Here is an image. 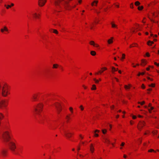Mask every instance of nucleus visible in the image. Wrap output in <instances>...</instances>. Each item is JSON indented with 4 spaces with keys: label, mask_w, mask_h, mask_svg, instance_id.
I'll return each mask as SVG.
<instances>
[{
    "label": "nucleus",
    "mask_w": 159,
    "mask_h": 159,
    "mask_svg": "<svg viewBox=\"0 0 159 159\" xmlns=\"http://www.w3.org/2000/svg\"><path fill=\"white\" fill-rule=\"evenodd\" d=\"M54 105L55 107L58 114H59L62 110V107L60 104L58 102L54 103Z\"/></svg>",
    "instance_id": "8"
},
{
    "label": "nucleus",
    "mask_w": 159,
    "mask_h": 159,
    "mask_svg": "<svg viewBox=\"0 0 159 159\" xmlns=\"http://www.w3.org/2000/svg\"><path fill=\"white\" fill-rule=\"evenodd\" d=\"M58 66V65L57 64H54L53 65V68H57Z\"/></svg>",
    "instance_id": "27"
},
{
    "label": "nucleus",
    "mask_w": 159,
    "mask_h": 159,
    "mask_svg": "<svg viewBox=\"0 0 159 159\" xmlns=\"http://www.w3.org/2000/svg\"><path fill=\"white\" fill-rule=\"evenodd\" d=\"M125 88L126 89H129V87L128 86L126 85H125Z\"/></svg>",
    "instance_id": "39"
},
{
    "label": "nucleus",
    "mask_w": 159,
    "mask_h": 159,
    "mask_svg": "<svg viewBox=\"0 0 159 159\" xmlns=\"http://www.w3.org/2000/svg\"><path fill=\"white\" fill-rule=\"evenodd\" d=\"M80 148L79 147H78V148H77V150H78V151H79V150H80Z\"/></svg>",
    "instance_id": "63"
},
{
    "label": "nucleus",
    "mask_w": 159,
    "mask_h": 159,
    "mask_svg": "<svg viewBox=\"0 0 159 159\" xmlns=\"http://www.w3.org/2000/svg\"><path fill=\"white\" fill-rule=\"evenodd\" d=\"M141 75V73L139 72V74H138V76H139Z\"/></svg>",
    "instance_id": "55"
},
{
    "label": "nucleus",
    "mask_w": 159,
    "mask_h": 159,
    "mask_svg": "<svg viewBox=\"0 0 159 159\" xmlns=\"http://www.w3.org/2000/svg\"><path fill=\"white\" fill-rule=\"evenodd\" d=\"M69 110L71 113L73 112V108L72 107H70L69 108Z\"/></svg>",
    "instance_id": "40"
},
{
    "label": "nucleus",
    "mask_w": 159,
    "mask_h": 159,
    "mask_svg": "<svg viewBox=\"0 0 159 159\" xmlns=\"http://www.w3.org/2000/svg\"><path fill=\"white\" fill-rule=\"evenodd\" d=\"M94 136L96 137H97L98 136V134H96V133H94Z\"/></svg>",
    "instance_id": "46"
},
{
    "label": "nucleus",
    "mask_w": 159,
    "mask_h": 159,
    "mask_svg": "<svg viewBox=\"0 0 159 159\" xmlns=\"http://www.w3.org/2000/svg\"><path fill=\"white\" fill-rule=\"evenodd\" d=\"M149 69H150V68H149V67H148V68H146V70H149Z\"/></svg>",
    "instance_id": "59"
},
{
    "label": "nucleus",
    "mask_w": 159,
    "mask_h": 159,
    "mask_svg": "<svg viewBox=\"0 0 159 159\" xmlns=\"http://www.w3.org/2000/svg\"><path fill=\"white\" fill-rule=\"evenodd\" d=\"M0 93L4 97L10 94V89L7 84L3 81L0 82Z\"/></svg>",
    "instance_id": "1"
},
{
    "label": "nucleus",
    "mask_w": 159,
    "mask_h": 159,
    "mask_svg": "<svg viewBox=\"0 0 159 159\" xmlns=\"http://www.w3.org/2000/svg\"><path fill=\"white\" fill-rule=\"evenodd\" d=\"M64 134L68 138H70L71 135L73 134L72 133L70 132L68 130H64Z\"/></svg>",
    "instance_id": "11"
},
{
    "label": "nucleus",
    "mask_w": 159,
    "mask_h": 159,
    "mask_svg": "<svg viewBox=\"0 0 159 159\" xmlns=\"http://www.w3.org/2000/svg\"><path fill=\"white\" fill-rule=\"evenodd\" d=\"M5 7H6V8L7 9H9L10 8H11V6H10V5H4Z\"/></svg>",
    "instance_id": "26"
},
{
    "label": "nucleus",
    "mask_w": 159,
    "mask_h": 159,
    "mask_svg": "<svg viewBox=\"0 0 159 159\" xmlns=\"http://www.w3.org/2000/svg\"><path fill=\"white\" fill-rule=\"evenodd\" d=\"M151 103H149L148 105V107H151Z\"/></svg>",
    "instance_id": "64"
},
{
    "label": "nucleus",
    "mask_w": 159,
    "mask_h": 159,
    "mask_svg": "<svg viewBox=\"0 0 159 159\" xmlns=\"http://www.w3.org/2000/svg\"><path fill=\"white\" fill-rule=\"evenodd\" d=\"M141 65L142 66H144L147 63V62L144 59H142L141 60Z\"/></svg>",
    "instance_id": "16"
},
{
    "label": "nucleus",
    "mask_w": 159,
    "mask_h": 159,
    "mask_svg": "<svg viewBox=\"0 0 159 159\" xmlns=\"http://www.w3.org/2000/svg\"><path fill=\"white\" fill-rule=\"evenodd\" d=\"M143 8V6H139L138 7V10H142Z\"/></svg>",
    "instance_id": "23"
},
{
    "label": "nucleus",
    "mask_w": 159,
    "mask_h": 159,
    "mask_svg": "<svg viewBox=\"0 0 159 159\" xmlns=\"http://www.w3.org/2000/svg\"><path fill=\"white\" fill-rule=\"evenodd\" d=\"M8 152V150L7 149H3L1 151V153L2 156L3 157H6Z\"/></svg>",
    "instance_id": "12"
},
{
    "label": "nucleus",
    "mask_w": 159,
    "mask_h": 159,
    "mask_svg": "<svg viewBox=\"0 0 159 159\" xmlns=\"http://www.w3.org/2000/svg\"><path fill=\"white\" fill-rule=\"evenodd\" d=\"M99 130H96L94 131V133H96V132H97L98 133L99 132Z\"/></svg>",
    "instance_id": "49"
},
{
    "label": "nucleus",
    "mask_w": 159,
    "mask_h": 159,
    "mask_svg": "<svg viewBox=\"0 0 159 159\" xmlns=\"http://www.w3.org/2000/svg\"><path fill=\"white\" fill-rule=\"evenodd\" d=\"M8 142V146L9 149L13 154L16 153V140L14 139H13Z\"/></svg>",
    "instance_id": "3"
},
{
    "label": "nucleus",
    "mask_w": 159,
    "mask_h": 159,
    "mask_svg": "<svg viewBox=\"0 0 159 159\" xmlns=\"http://www.w3.org/2000/svg\"><path fill=\"white\" fill-rule=\"evenodd\" d=\"M4 117V115L2 113L0 112V120H2Z\"/></svg>",
    "instance_id": "19"
},
{
    "label": "nucleus",
    "mask_w": 159,
    "mask_h": 159,
    "mask_svg": "<svg viewBox=\"0 0 159 159\" xmlns=\"http://www.w3.org/2000/svg\"><path fill=\"white\" fill-rule=\"evenodd\" d=\"M112 71H113V72L114 71H117L118 70V69L117 68L116 69H116L115 68L113 67H112Z\"/></svg>",
    "instance_id": "28"
},
{
    "label": "nucleus",
    "mask_w": 159,
    "mask_h": 159,
    "mask_svg": "<svg viewBox=\"0 0 159 159\" xmlns=\"http://www.w3.org/2000/svg\"><path fill=\"white\" fill-rule=\"evenodd\" d=\"M115 79H116V80L117 82H118V80L117 78L115 77Z\"/></svg>",
    "instance_id": "58"
},
{
    "label": "nucleus",
    "mask_w": 159,
    "mask_h": 159,
    "mask_svg": "<svg viewBox=\"0 0 159 159\" xmlns=\"http://www.w3.org/2000/svg\"><path fill=\"white\" fill-rule=\"evenodd\" d=\"M94 150V148L93 147H91L90 148V150L91 152H93V151Z\"/></svg>",
    "instance_id": "29"
},
{
    "label": "nucleus",
    "mask_w": 159,
    "mask_h": 159,
    "mask_svg": "<svg viewBox=\"0 0 159 159\" xmlns=\"http://www.w3.org/2000/svg\"><path fill=\"white\" fill-rule=\"evenodd\" d=\"M114 108V106L113 105H112V106L111 107V109H113Z\"/></svg>",
    "instance_id": "53"
},
{
    "label": "nucleus",
    "mask_w": 159,
    "mask_h": 159,
    "mask_svg": "<svg viewBox=\"0 0 159 159\" xmlns=\"http://www.w3.org/2000/svg\"><path fill=\"white\" fill-rule=\"evenodd\" d=\"M125 143L124 142H122L121 144L120 145V146H123L125 145Z\"/></svg>",
    "instance_id": "47"
},
{
    "label": "nucleus",
    "mask_w": 159,
    "mask_h": 159,
    "mask_svg": "<svg viewBox=\"0 0 159 159\" xmlns=\"http://www.w3.org/2000/svg\"><path fill=\"white\" fill-rule=\"evenodd\" d=\"M8 100L6 99H4L0 101V109H3L6 108L8 105Z\"/></svg>",
    "instance_id": "5"
},
{
    "label": "nucleus",
    "mask_w": 159,
    "mask_h": 159,
    "mask_svg": "<svg viewBox=\"0 0 159 159\" xmlns=\"http://www.w3.org/2000/svg\"><path fill=\"white\" fill-rule=\"evenodd\" d=\"M146 55L148 57H149L150 56L149 53L148 52H147L146 53Z\"/></svg>",
    "instance_id": "48"
},
{
    "label": "nucleus",
    "mask_w": 159,
    "mask_h": 159,
    "mask_svg": "<svg viewBox=\"0 0 159 159\" xmlns=\"http://www.w3.org/2000/svg\"><path fill=\"white\" fill-rule=\"evenodd\" d=\"M90 53L92 55L94 56L96 55V52L95 51H92Z\"/></svg>",
    "instance_id": "22"
},
{
    "label": "nucleus",
    "mask_w": 159,
    "mask_h": 159,
    "mask_svg": "<svg viewBox=\"0 0 159 159\" xmlns=\"http://www.w3.org/2000/svg\"><path fill=\"white\" fill-rule=\"evenodd\" d=\"M139 141H140V143H141V142H142V140L140 139H139Z\"/></svg>",
    "instance_id": "61"
},
{
    "label": "nucleus",
    "mask_w": 159,
    "mask_h": 159,
    "mask_svg": "<svg viewBox=\"0 0 159 159\" xmlns=\"http://www.w3.org/2000/svg\"><path fill=\"white\" fill-rule=\"evenodd\" d=\"M102 131L103 134H105L107 132V130L106 129H102Z\"/></svg>",
    "instance_id": "33"
},
{
    "label": "nucleus",
    "mask_w": 159,
    "mask_h": 159,
    "mask_svg": "<svg viewBox=\"0 0 159 159\" xmlns=\"http://www.w3.org/2000/svg\"><path fill=\"white\" fill-rule=\"evenodd\" d=\"M148 86L149 87H154L155 86V84H151L149 85Z\"/></svg>",
    "instance_id": "31"
},
{
    "label": "nucleus",
    "mask_w": 159,
    "mask_h": 159,
    "mask_svg": "<svg viewBox=\"0 0 159 159\" xmlns=\"http://www.w3.org/2000/svg\"><path fill=\"white\" fill-rule=\"evenodd\" d=\"M113 39V37H111V39H108L107 41V42H108V43L110 44H111V43H112L113 42V40H112Z\"/></svg>",
    "instance_id": "17"
},
{
    "label": "nucleus",
    "mask_w": 159,
    "mask_h": 159,
    "mask_svg": "<svg viewBox=\"0 0 159 159\" xmlns=\"http://www.w3.org/2000/svg\"><path fill=\"white\" fill-rule=\"evenodd\" d=\"M122 59H124L125 58V55L124 54H122Z\"/></svg>",
    "instance_id": "43"
},
{
    "label": "nucleus",
    "mask_w": 159,
    "mask_h": 159,
    "mask_svg": "<svg viewBox=\"0 0 159 159\" xmlns=\"http://www.w3.org/2000/svg\"><path fill=\"white\" fill-rule=\"evenodd\" d=\"M2 140L5 142H8L11 139L10 132L8 130H6L2 133Z\"/></svg>",
    "instance_id": "4"
},
{
    "label": "nucleus",
    "mask_w": 159,
    "mask_h": 159,
    "mask_svg": "<svg viewBox=\"0 0 159 159\" xmlns=\"http://www.w3.org/2000/svg\"><path fill=\"white\" fill-rule=\"evenodd\" d=\"M140 4V3L139 1H136L135 2V5L137 6H139Z\"/></svg>",
    "instance_id": "24"
},
{
    "label": "nucleus",
    "mask_w": 159,
    "mask_h": 159,
    "mask_svg": "<svg viewBox=\"0 0 159 159\" xmlns=\"http://www.w3.org/2000/svg\"><path fill=\"white\" fill-rule=\"evenodd\" d=\"M89 43L91 45H93L94 47H99V45L97 44H96L93 41H91L89 42Z\"/></svg>",
    "instance_id": "15"
},
{
    "label": "nucleus",
    "mask_w": 159,
    "mask_h": 159,
    "mask_svg": "<svg viewBox=\"0 0 159 159\" xmlns=\"http://www.w3.org/2000/svg\"><path fill=\"white\" fill-rule=\"evenodd\" d=\"M44 105L42 102H39L36 103L33 107V111L34 114L37 116H40L42 112Z\"/></svg>",
    "instance_id": "2"
},
{
    "label": "nucleus",
    "mask_w": 159,
    "mask_h": 159,
    "mask_svg": "<svg viewBox=\"0 0 159 159\" xmlns=\"http://www.w3.org/2000/svg\"><path fill=\"white\" fill-rule=\"evenodd\" d=\"M102 69H104V70H106L107 68L106 67H104L102 68Z\"/></svg>",
    "instance_id": "60"
},
{
    "label": "nucleus",
    "mask_w": 159,
    "mask_h": 159,
    "mask_svg": "<svg viewBox=\"0 0 159 159\" xmlns=\"http://www.w3.org/2000/svg\"><path fill=\"white\" fill-rule=\"evenodd\" d=\"M132 117L133 119H135L136 118V116H133Z\"/></svg>",
    "instance_id": "52"
},
{
    "label": "nucleus",
    "mask_w": 159,
    "mask_h": 159,
    "mask_svg": "<svg viewBox=\"0 0 159 159\" xmlns=\"http://www.w3.org/2000/svg\"><path fill=\"white\" fill-rule=\"evenodd\" d=\"M98 2V1H94L92 3V5L93 6H96Z\"/></svg>",
    "instance_id": "18"
},
{
    "label": "nucleus",
    "mask_w": 159,
    "mask_h": 159,
    "mask_svg": "<svg viewBox=\"0 0 159 159\" xmlns=\"http://www.w3.org/2000/svg\"><path fill=\"white\" fill-rule=\"evenodd\" d=\"M144 74H145L144 72L141 73V75H144Z\"/></svg>",
    "instance_id": "54"
},
{
    "label": "nucleus",
    "mask_w": 159,
    "mask_h": 159,
    "mask_svg": "<svg viewBox=\"0 0 159 159\" xmlns=\"http://www.w3.org/2000/svg\"><path fill=\"white\" fill-rule=\"evenodd\" d=\"M111 25L112 27H116V25L114 24L111 23Z\"/></svg>",
    "instance_id": "41"
},
{
    "label": "nucleus",
    "mask_w": 159,
    "mask_h": 159,
    "mask_svg": "<svg viewBox=\"0 0 159 159\" xmlns=\"http://www.w3.org/2000/svg\"><path fill=\"white\" fill-rule=\"evenodd\" d=\"M53 32V33H54L56 34H57L58 33L57 31L56 30H54Z\"/></svg>",
    "instance_id": "37"
},
{
    "label": "nucleus",
    "mask_w": 159,
    "mask_h": 159,
    "mask_svg": "<svg viewBox=\"0 0 159 159\" xmlns=\"http://www.w3.org/2000/svg\"><path fill=\"white\" fill-rule=\"evenodd\" d=\"M70 117L69 116H66V118L67 119V122H68L69 121V119H70Z\"/></svg>",
    "instance_id": "38"
},
{
    "label": "nucleus",
    "mask_w": 159,
    "mask_h": 159,
    "mask_svg": "<svg viewBox=\"0 0 159 159\" xmlns=\"http://www.w3.org/2000/svg\"><path fill=\"white\" fill-rule=\"evenodd\" d=\"M130 7L132 9L133 8V5L132 3L130 5Z\"/></svg>",
    "instance_id": "42"
},
{
    "label": "nucleus",
    "mask_w": 159,
    "mask_h": 159,
    "mask_svg": "<svg viewBox=\"0 0 159 159\" xmlns=\"http://www.w3.org/2000/svg\"><path fill=\"white\" fill-rule=\"evenodd\" d=\"M95 81L96 83H98L99 82V81L98 80H97L96 79L94 78L93 79Z\"/></svg>",
    "instance_id": "34"
},
{
    "label": "nucleus",
    "mask_w": 159,
    "mask_h": 159,
    "mask_svg": "<svg viewBox=\"0 0 159 159\" xmlns=\"http://www.w3.org/2000/svg\"><path fill=\"white\" fill-rule=\"evenodd\" d=\"M141 87L143 89H145V86L143 84H142Z\"/></svg>",
    "instance_id": "45"
},
{
    "label": "nucleus",
    "mask_w": 159,
    "mask_h": 159,
    "mask_svg": "<svg viewBox=\"0 0 159 159\" xmlns=\"http://www.w3.org/2000/svg\"><path fill=\"white\" fill-rule=\"evenodd\" d=\"M1 32L4 34H7L9 33V30L6 26H3L1 29Z\"/></svg>",
    "instance_id": "7"
},
{
    "label": "nucleus",
    "mask_w": 159,
    "mask_h": 159,
    "mask_svg": "<svg viewBox=\"0 0 159 159\" xmlns=\"http://www.w3.org/2000/svg\"><path fill=\"white\" fill-rule=\"evenodd\" d=\"M154 42L152 41H149L147 42V44L148 45H151L152 44H153Z\"/></svg>",
    "instance_id": "21"
},
{
    "label": "nucleus",
    "mask_w": 159,
    "mask_h": 159,
    "mask_svg": "<svg viewBox=\"0 0 159 159\" xmlns=\"http://www.w3.org/2000/svg\"><path fill=\"white\" fill-rule=\"evenodd\" d=\"M33 17L34 19H39L40 18V15L39 12H34L32 14Z\"/></svg>",
    "instance_id": "9"
},
{
    "label": "nucleus",
    "mask_w": 159,
    "mask_h": 159,
    "mask_svg": "<svg viewBox=\"0 0 159 159\" xmlns=\"http://www.w3.org/2000/svg\"><path fill=\"white\" fill-rule=\"evenodd\" d=\"M139 104H140L141 105H143L145 103V102L143 101L142 102H138Z\"/></svg>",
    "instance_id": "36"
},
{
    "label": "nucleus",
    "mask_w": 159,
    "mask_h": 159,
    "mask_svg": "<svg viewBox=\"0 0 159 159\" xmlns=\"http://www.w3.org/2000/svg\"><path fill=\"white\" fill-rule=\"evenodd\" d=\"M41 94V93L40 92H37L34 93L31 97L32 101L33 102L38 101Z\"/></svg>",
    "instance_id": "6"
},
{
    "label": "nucleus",
    "mask_w": 159,
    "mask_h": 159,
    "mask_svg": "<svg viewBox=\"0 0 159 159\" xmlns=\"http://www.w3.org/2000/svg\"><path fill=\"white\" fill-rule=\"evenodd\" d=\"M103 70H102V71H101V70H100L99 71V73H102L103 72Z\"/></svg>",
    "instance_id": "56"
},
{
    "label": "nucleus",
    "mask_w": 159,
    "mask_h": 159,
    "mask_svg": "<svg viewBox=\"0 0 159 159\" xmlns=\"http://www.w3.org/2000/svg\"><path fill=\"white\" fill-rule=\"evenodd\" d=\"M23 147H20L18 148V152H16V153H14V154L20 155V154L23 153Z\"/></svg>",
    "instance_id": "13"
},
{
    "label": "nucleus",
    "mask_w": 159,
    "mask_h": 159,
    "mask_svg": "<svg viewBox=\"0 0 159 159\" xmlns=\"http://www.w3.org/2000/svg\"><path fill=\"white\" fill-rule=\"evenodd\" d=\"M151 107V110L150 109H148V111L150 113H151V110H152L153 109H154V107Z\"/></svg>",
    "instance_id": "32"
},
{
    "label": "nucleus",
    "mask_w": 159,
    "mask_h": 159,
    "mask_svg": "<svg viewBox=\"0 0 159 159\" xmlns=\"http://www.w3.org/2000/svg\"><path fill=\"white\" fill-rule=\"evenodd\" d=\"M96 89V85L94 84H93L92 85V87L91 88V89L92 90H95Z\"/></svg>",
    "instance_id": "25"
},
{
    "label": "nucleus",
    "mask_w": 159,
    "mask_h": 159,
    "mask_svg": "<svg viewBox=\"0 0 159 159\" xmlns=\"http://www.w3.org/2000/svg\"><path fill=\"white\" fill-rule=\"evenodd\" d=\"M157 131H153L152 132V133L154 134H156L157 133Z\"/></svg>",
    "instance_id": "44"
},
{
    "label": "nucleus",
    "mask_w": 159,
    "mask_h": 159,
    "mask_svg": "<svg viewBox=\"0 0 159 159\" xmlns=\"http://www.w3.org/2000/svg\"><path fill=\"white\" fill-rule=\"evenodd\" d=\"M154 64L155 65H156L157 66H159V65L156 62H154Z\"/></svg>",
    "instance_id": "50"
},
{
    "label": "nucleus",
    "mask_w": 159,
    "mask_h": 159,
    "mask_svg": "<svg viewBox=\"0 0 159 159\" xmlns=\"http://www.w3.org/2000/svg\"><path fill=\"white\" fill-rule=\"evenodd\" d=\"M148 152H155V151L154 150H153V149H150V150H148Z\"/></svg>",
    "instance_id": "35"
},
{
    "label": "nucleus",
    "mask_w": 159,
    "mask_h": 159,
    "mask_svg": "<svg viewBox=\"0 0 159 159\" xmlns=\"http://www.w3.org/2000/svg\"><path fill=\"white\" fill-rule=\"evenodd\" d=\"M145 123L144 121H140L139 123V126L138 127V129L139 130H141V128H142L143 126L144 125Z\"/></svg>",
    "instance_id": "14"
},
{
    "label": "nucleus",
    "mask_w": 159,
    "mask_h": 159,
    "mask_svg": "<svg viewBox=\"0 0 159 159\" xmlns=\"http://www.w3.org/2000/svg\"><path fill=\"white\" fill-rule=\"evenodd\" d=\"M79 108L80 109L81 111H83L84 110V108L82 105H80V106Z\"/></svg>",
    "instance_id": "30"
},
{
    "label": "nucleus",
    "mask_w": 159,
    "mask_h": 159,
    "mask_svg": "<svg viewBox=\"0 0 159 159\" xmlns=\"http://www.w3.org/2000/svg\"><path fill=\"white\" fill-rule=\"evenodd\" d=\"M82 2V1L81 0H80L79 1V2L80 3H81Z\"/></svg>",
    "instance_id": "62"
},
{
    "label": "nucleus",
    "mask_w": 159,
    "mask_h": 159,
    "mask_svg": "<svg viewBox=\"0 0 159 159\" xmlns=\"http://www.w3.org/2000/svg\"><path fill=\"white\" fill-rule=\"evenodd\" d=\"M14 4L13 3H11V5H10V6H11V7L14 6Z\"/></svg>",
    "instance_id": "51"
},
{
    "label": "nucleus",
    "mask_w": 159,
    "mask_h": 159,
    "mask_svg": "<svg viewBox=\"0 0 159 159\" xmlns=\"http://www.w3.org/2000/svg\"><path fill=\"white\" fill-rule=\"evenodd\" d=\"M123 157L124 158H126L127 157V156L125 155H124Z\"/></svg>",
    "instance_id": "57"
},
{
    "label": "nucleus",
    "mask_w": 159,
    "mask_h": 159,
    "mask_svg": "<svg viewBox=\"0 0 159 159\" xmlns=\"http://www.w3.org/2000/svg\"><path fill=\"white\" fill-rule=\"evenodd\" d=\"M47 1L46 0H38V4L40 7L43 6L45 4Z\"/></svg>",
    "instance_id": "10"
},
{
    "label": "nucleus",
    "mask_w": 159,
    "mask_h": 159,
    "mask_svg": "<svg viewBox=\"0 0 159 159\" xmlns=\"http://www.w3.org/2000/svg\"><path fill=\"white\" fill-rule=\"evenodd\" d=\"M104 139H105V142L106 143H107L108 144L110 143V140H109V139H108L107 138H104Z\"/></svg>",
    "instance_id": "20"
}]
</instances>
